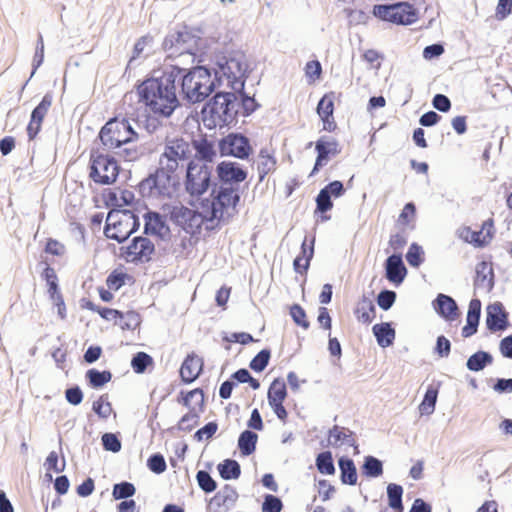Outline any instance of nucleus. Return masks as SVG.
<instances>
[{"mask_svg": "<svg viewBox=\"0 0 512 512\" xmlns=\"http://www.w3.org/2000/svg\"><path fill=\"white\" fill-rule=\"evenodd\" d=\"M216 173L219 186L214 183L211 201L209 199L202 201V209L208 221L221 220L227 208H235L238 205L241 198L238 185L248 176L247 170L234 161L218 163Z\"/></svg>", "mask_w": 512, "mask_h": 512, "instance_id": "nucleus-1", "label": "nucleus"}, {"mask_svg": "<svg viewBox=\"0 0 512 512\" xmlns=\"http://www.w3.org/2000/svg\"><path fill=\"white\" fill-rule=\"evenodd\" d=\"M177 73L175 67L165 64L137 87L140 101L154 114L169 117L179 106L175 85Z\"/></svg>", "mask_w": 512, "mask_h": 512, "instance_id": "nucleus-2", "label": "nucleus"}, {"mask_svg": "<svg viewBox=\"0 0 512 512\" xmlns=\"http://www.w3.org/2000/svg\"><path fill=\"white\" fill-rule=\"evenodd\" d=\"M206 48L207 40L202 37V30L186 25L169 30L162 43L166 59H179L178 62L187 57L193 63L197 56L205 53Z\"/></svg>", "mask_w": 512, "mask_h": 512, "instance_id": "nucleus-3", "label": "nucleus"}, {"mask_svg": "<svg viewBox=\"0 0 512 512\" xmlns=\"http://www.w3.org/2000/svg\"><path fill=\"white\" fill-rule=\"evenodd\" d=\"M184 61L176 64H167L178 71L176 80L179 82L183 98L192 104L204 101L215 89V80H212V70L204 65L191 68L182 67Z\"/></svg>", "mask_w": 512, "mask_h": 512, "instance_id": "nucleus-4", "label": "nucleus"}, {"mask_svg": "<svg viewBox=\"0 0 512 512\" xmlns=\"http://www.w3.org/2000/svg\"><path fill=\"white\" fill-rule=\"evenodd\" d=\"M239 102L235 92L217 91L201 110L203 124L208 129L219 126L235 127L238 123Z\"/></svg>", "mask_w": 512, "mask_h": 512, "instance_id": "nucleus-5", "label": "nucleus"}, {"mask_svg": "<svg viewBox=\"0 0 512 512\" xmlns=\"http://www.w3.org/2000/svg\"><path fill=\"white\" fill-rule=\"evenodd\" d=\"M215 65L216 67L211 70L214 73L212 80H215L216 88L222 84L225 78L227 86L231 90H243L250 73L246 55L243 52L232 51L228 54L217 55Z\"/></svg>", "mask_w": 512, "mask_h": 512, "instance_id": "nucleus-6", "label": "nucleus"}, {"mask_svg": "<svg viewBox=\"0 0 512 512\" xmlns=\"http://www.w3.org/2000/svg\"><path fill=\"white\" fill-rule=\"evenodd\" d=\"M180 189V178L176 172H169L159 165L154 172L138 184V191L143 198L172 199Z\"/></svg>", "mask_w": 512, "mask_h": 512, "instance_id": "nucleus-7", "label": "nucleus"}, {"mask_svg": "<svg viewBox=\"0 0 512 512\" xmlns=\"http://www.w3.org/2000/svg\"><path fill=\"white\" fill-rule=\"evenodd\" d=\"M98 138L105 149L120 148L138 138L129 120L126 118H111L101 128Z\"/></svg>", "mask_w": 512, "mask_h": 512, "instance_id": "nucleus-8", "label": "nucleus"}, {"mask_svg": "<svg viewBox=\"0 0 512 512\" xmlns=\"http://www.w3.org/2000/svg\"><path fill=\"white\" fill-rule=\"evenodd\" d=\"M212 183V166L207 163H198L197 160H190L187 163L184 179V189L191 197L199 198L204 195Z\"/></svg>", "mask_w": 512, "mask_h": 512, "instance_id": "nucleus-9", "label": "nucleus"}, {"mask_svg": "<svg viewBox=\"0 0 512 512\" xmlns=\"http://www.w3.org/2000/svg\"><path fill=\"white\" fill-rule=\"evenodd\" d=\"M372 13L382 21L397 25H411L418 20V10L409 2L376 4Z\"/></svg>", "mask_w": 512, "mask_h": 512, "instance_id": "nucleus-10", "label": "nucleus"}, {"mask_svg": "<svg viewBox=\"0 0 512 512\" xmlns=\"http://www.w3.org/2000/svg\"><path fill=\"white\" fill-rule=\"evenodd\" d=\"M120 167L113 156L101 153L98 149L90 152L89 177L97 184L110 185L119 175Z\"/></svg>", "mask_w": 512, "mask_h": 512, "instance_id": "nucleus-11", "label": "nucleus"}, {"mask_svg": "<svg viewBox=\"0 0 512 512\" xmlns=\"http://www.w3.org/2000/svg\"><path fill=\"white\" fill-rule=\"evenodd\" d=\"M192 156L191 144L184 138L167 139L164 152L160 155L159 165L169 172H177L180 162L190 161Z\"/></svg>", "mask_w": 512, "mask_h": 512, "instance_id": "nucleus-12", "label": "nucleus"}, {"mask_svg": "<svg viewBox=\"0 0 512 512\" xmlns=\"http://www.w3.org/2000/svg\"><path fill=\"white\" fill-rule=\"evenodd\" d=\"M218 150L221 156H232L240 160L248 159L253 152L249 138L236 132L219 139Z\"/></svg>", "mask_w": 512, "mask_h": 512, "instance_id": "nucleus-13", "label": "nucleus"}, {"mask_svg": "<svg viewBox=\"0 0 512 512\" xmlns=\"http://www.w3.org/2000/svg\"><path fill=\"white\" fill-rule=\"evenodd\" d=\"M155 252L154 243L147 237L136 236L126 247H121V255L127 262L134 264L148 263Z\"/></svg>", "mask_w": 512, "mask_h": 512, "instance_id": "nucleus-14", "label": "nucleus"}, {"mask_svg": "<svg viewBox=\"0 0 512 512\" xmlns=\"http://www.w3.org/2000/svg\"><path fill=\"white\" fill-rule=\"evenodd\" d=\"M315 150L317 157L311 175H314L321 167L326 165L331 157L341 152L338 141L327 136H322L315 142Z\"/></svg>", "mask_w": 512, "mask_h": 512, "instance_id": "nucleus-15", "label": "nucleus"}, {"mask_svg": "<svg viewBox=\"0 0 512 512\" xmlns=\"http://www.w3.org/2000/svg\"><path fill=\"white\" fill-rule=\"evenodd\" d=\"M168 216L171 222L188 233L193 232V229L200 224V215L184 205L171 206Z\"/></svg>", "mask_w": 512, "mask_h": 512, "instance_id": "nucleus-16", "label": "nucleus"}, {"mask_svg": "<svg viewBox=\"0 0 512 512\" xmlns=\"http://www.w3.org/2000/svg\"><path fill=\"white\" fill-rule=\"evenodd\" d=\"M143 218L145 235L157 236L161 240L170 238L171 230L167 225L166 216L157 211L148 210Z\"/></svg>", "mask_w": 512, "mask_h": 512, "instance_id": "nucleus-17", "label": "nucleus"}, {"mask_svg": "<svg viewBox=\"0 0 512 512\" xmlns=\"http://www.w3.org/2000/svg\"><path fill=\"white\" fill-rule=\"evenodd\" d=\"M509 314L501 302L489 304L486 308V327L490 332L504 331L509 326Z\"/></svg>", "mask_w": 512, "mask_h": 512, "instance_id": "nucleus-18", "label": "nucleus"}, {"mask_svg": "<svg viewBox=\"0 0 512 512\" xmlns=\"http://www.w3.org/2000/svg\"><path fill=\"white\" fill-rule=\"evenodd\" d=\"M53 96L51 93H46L40 103L32 110L30 121L27 126V135L29 140L36 138L41 130L42 122L49 108L52 105Z\"/></svg>", "mask_w": 512, "mask_h": 512, "instance_id": "nucleus-19", "label": "nucleus"}, {"mask_svg": "<svg viewBox=\"0 0 512 512\" xmlns=\"http://www.w3.org/2000/svg\"><path fill=\"white\" fill-rule=\"evenodd\" d=\"M385 277L396 287L401 285L407 275V268L401 253H394L385 260Z\"/></svg>", "mask_w": 512, "mask_h": 512, "instance_id": "nucleus-20", "label": "nucleus"}, {"mask_svg": "<svg viewBox=\"0 0 512 512\" xmlns=\"http://www.w3.org/2000/svg\"><path fill=\"white\" fill-rule=\"evenodd\" d=\"M435 312L445 321L453 322L460 316L457 302L449 295L439 293L432 302Z\"/></svg>", "mask_w": 512, "mask_h": 512, "instance_id": "nucleus-21", "label": "nucleus"}, {"mask_svg": "<svg viewBox=\"0 0 512 512\" xmlns=\"http://www.w3.org/2000/svg\"><path fill=\"white\" fill-rule=\"evenodd\" d=\"M474 278V290H482L486 293L492 291L494 287V271L492 263L488 261H481L476 265Z\"/></svg>", "mask_w": 512, "mask_h": 512, "instance_id": "nucleus-22", "label": "nucleus"}, {"mask_svg": "<svg viewBox=\"0 0 512 512\" xmlns=\"http://www.w3.org/2000/svg\"><path fill=\"white\" fill-rule=\"evenodd\" d=\"M203 369V360L194 353L188 354L180 367V377L185 384L193 383Z\"/></svg>", "mask_w": 512, "mask_h": 512, "instance_id": "nucleus-23", "label": "nucleus"}, {"mask_svg": "<svg viewBox=\"0 0 512 512\" xmlns=\"http://www.w3.org/2000/svg\"><path fill=\"white\" fill-rule=\"evenodd\" d=\"M307 242L308 237L305 236L301 244L300 254L293 261V268L298 274H304L307 272L310 266V261L314 255L315 237L311 238L309 246L307 245Z\"/></svg>", "mask_w": 512, "mask_h": 512, "instance_id": "nucleus-24", "label": "nucleus"}, {"mask_svg": "<svg viewBox=\"0 0 512 512\" xmlns=\"http://www.w3.org/2000/svg\"><path fill=\"white\" fill-rule=\"evenodd\" d=\"M192 146L195 150V155L191 160H197L198 163L207 164L213 162L216 157V150L212 141L204 137L199 140H192Z\"/></svg>", "mask_w": 512, "mask_h": 512, "instance_id": "nucleus-25", "label": "nucleus"}, {"mask_svg": "<svg viewBox=\"0 0 512 512\" xmlns=\"http://www.w3.org/2000/svg\"><path fill=\"white\" fill-rule=\"evenodd\" d=\"M372 332L380 347L387 348L394 343L396 332L391 322L375 324L372 327Z\"/></svg>", "mask_w": 512, "mask_h": 512, "instance_id": "nucleus-26", "label": "nucleus"}, {"mask_svg": "<svg viewBox=\"0 0 512 512\" xmlns=\"http://www.w3.org/2000/svg\"><path fill=\"white\" fill-rule=\"evenodd\" d=\"M340 480L344 485L353 486L357 483V468L354 461L348 456H341L338 459Z\"/></svg>", "mask_w": 512, "mask_h": 512, "instance_id": "nucleus-27", "label": "nucleus"}, {"mask_svg": "<svg viewBox=\"0 0 512 512\" xmlns=\"http://www.w3.org/2000/svg\"><path fill=\"white\" fill-rule=\"evenodd\" d=\"M329 442L334 447H339L343 444L354 445V432L349 428L334 425L328 431Z\"/></svg>", "mask_w": 512, "mask_h": 512, "instance_id": "nucleus-28", "label": "nucleus"}, {"mask_svg": "<svg viewBox=\"0 0 512 512\" xmlns=\"http://www.w3.org/2000/svg\"><path fill=\"white\" fill-rule=\"evenodd\" d=\"M376 307L373 301L366 295H363L357 304L355 314L358 320L364 324H370L375 317Z\"/></svg>", "mask_w": 512, "mask_h": 512, "instance_id": "nucleus-29", "label": "nucleus"}, {"mask_svg": "<svg viewBox=\"0 0 512 512\" xmlns=\"http://www.w3.org/2000/svg\"><path fill=\"white\" fill-rule=\"evenodd\" d=\"M258 158L259 181L262 182L269 173L276 169L277 161L267 148H262L259 151Z\"/></svg>", "mask_w": 512, "mask_h": 512, "instance_id": "nucleus-30", "label": "nucleus"}, {"mask_svg": "<svg viewBox=\"0 0 512 512\" xmlns=\"http://www.w3.org/2000/svg\"><path fill=\"white\" fill-rule=\"evenodd\" d=\"M493 363V356L490 352L479 350L472 354L466 362L469 371L479 372Z\"/></svg>", "mask_w": 512, "mask_h": 512, "instance_id": "nucleus-31", "label": "nucleus"}, {"mask_svg": "<svg viewBox=\"0 0 512 512\" xmlns=\"http://www.w3.org/2000/svg\"><path fill=\"white\" fill-rule=\"evenodd\" d=\"M258 441V435L250 430L246 429L242 431L238 438V449L242 456H250L256 450Z\"/></svg>", "mask_w": 512, "mask_h": 512, "instance_id": "nucleus-32", "label": "nucleus"}, {"mask_svg": "<svg viewBox=\"0 0 512 512\" xmlns=\"http://www.w3.org/2000/svg\"><path fill=\"white\" fill-rule=\"evenodd\" d=\"M122 215L125 218V225H128L132 221L131 229L126 231L124 235H120L118 233H112V235H107L108 239L115 240L118 243H124L132 234H134L140 228V219L134 212L130 210H123Z\"/></svg>", "mask_w": 512, "mask_h": 512, "instance_id": "nucleus-33", "label": "nucleus"}, {"mask_svg": "<svg viewBox=\"0 0 512 512\" xmlns=\"http://www.w3.org/2000/svg\"><path fill=\"white\" fill-rule=\"evenodd\" d=\"M85 378L91 388L100 389L111 381L112 373L109 370L91 368L86 371Z\"/></svg>", "mask_w": 512, "mask_h": 512, "instance_id": "nucleus-34", "label": "nucleus"}, {"mask_svg": "<svg viewBox=\"0 0 512 512\" xmlns=\"http://www.w3.org/2000/svg\"><path fill=\"white\" fill-rule=\"evenodd\" d=\"M287 397V387L285 381L278 377L275 378L267 391L268 404L284 402Z\"/></svg>", "mask_w": 512, "mask_h": 512, "instance_id": "nucleus-35", "label": "nucleus"}, {"mask_svg": "<svg viewBox=\"0 0 512 512\" xmlns=\"http://www.w3.org/2000/svg\"><path fill=\"white\" fill-rule=\"evenodd\" d=\"M217 470L223 480L238 479L241 475V466L238 461L227 458L217 465Z\"/></svg>", "mask_w": 512, "mask_h": 512, "instance_id": "nucleus-36", "label": "nucleus"}, {"mask_svg": "<svg viewBox=\"0 0 512 512\" xmlns=\"http://www.w3.org/2000/svg\"><path fill=\"white\" fill-rule=\"evenodd\" d=\"M232 92H234V90H232ZM235 95L238 97L239 115L241 114L245 117L250 116L260 107L255 98L245 92V87L243 90L235 91Z\"/></svg>", "mask_w": 512, "mask_h": 512, "instance_id": "nucleus-37", "label": "nucleus"}, {"mask_svg": "<svg viewBox=\"0 0 512 512\" xmlns=\"http://www.w3.org/2000/svg\"><path fill=\"white\" fill-rule=\"evenodd\" d=\"M403 487L396 483L387 485L388 506L396 512H403Z\"/></svg>", "mask_w": 512, "mask_h": 512, "instance_id": "nucleus-38", "label": "nucleus"}, {"mask_svg": "<svg viewBox=\"0 0 512 512\" xmlns=\"http://www.w3.org/2000/svg\"><path fill=\"white\" fill-rule=\"evenodd\" d=\"M361 472L367 478L380 477L383 474V462L375 456H365Z\"/></svg>", "mask_w": 512, "mask_h": 512, "instance_id": "nucleus-39", "label": "nucleus"}, {"mask_svg": "<svg viewBox=\"0 0 512 512\" xmlns=\"http://www.w3.org/2000/svg\"><path fill=\"white\" fill-rule=\"evenodd\" d=\"M438 392V386H428L424 394V397L419 405V411L421 415H431L434 412L437 403Z\"/></svg>", "mask_w": 512, "mask_h": 512, "instance_id": "nucleus-40", "label": "nucleus"}, {"mask_svg": "<svg viewBox=\"0 0 512 512\" xmlns=\"http://www.w3.org/2000/svg\"><path fill=\"white\" fill-rule=\"evenodd\" d=\"M195 396L199 397V400L197 402L198 409H200V411H204L205 396L204 391L201 388H195L188 392L182 390L180 392L179 397L177 398V401L178 403L182 404L183 406L187 407L190 410V408H194L193 406H191V399H193Z\"/></svg>", "mask_w": 512, "mask_h": 512, "instance_id": "nucleus-41", "label": "nucleus"}, {"mask_svg": "<svg viewBox=\"0 0 512 512\" xmlns=\"http://www.w3.org/2000/svg\"><path fill=\"white\" fill-rule=\"evenodd\" d=\"M315 465L319 473L333 475L336 471L331 451L320 452L316 456Z\"/></svg>", "mask_w": 512, "mask_h": 512, "instance_id": "nucleus-42", "label": "nucleus"}, {"mask_svg": "<svg viewBox=\"0 0 512 512\" xmlns=\"http://www.w3.org/2000/svg\"><path fill=\"white\" fill-rule=\"evenodd\" d=\"M203 411L197 408H190V410L184 414L177 424V429L184 432H190L194 426L198 425L200 414Z\"/></svg>", "mask_w": 512, "mask_h": 512, "instance_id": "nucleus-43", "label": "nucleus"}, {"mask_svg": "<svg viewBox=\"0 0 512 512\" xmlns=\"http://www.w3.org/2000/svg\"><path fill=\"white\" fill-rule=\"evenodd\" d=\"M406 261L413 268L420 267L425 261V252L421 245L416 242L411 243L405 255Z\"/></svg>", "mask_w": 512, "mask_h": 512, "instance_id": "nucleus-44", "label": "nucleus"}, {"mask_svg": "<svg viewBox=\"0 0 512 512\" xmlns=\"http://www.w3.org/2000/svg\"><path fill=\"white\" fill-rule=\"evenodd\" d=\"M316 210L315 213L323 214L321 216L322 221H327L330 219V216L325 215L326 212L330 211L333 208L332 197L326 192V190L321 189L316 196Z\"/></svg>", "mask_w": 512, "mask_h": 512, "instance_id": "nucleus-45", "label": "nucleus"}, {"mask_svg": "<svg viewBox=\"0 0 512 512\" xmlns=\"http://www.w3.org/2000/svg\"><path fill=\"white\" fill-rule=\"evenodd\" d=\"M41 277L46 281L48 285V294L50 298L61 294L57 274L51 266H45L41 274Z\"/></svg>", "mask_w": 512, "mask_h": 512, "instance_id": "nucleus-46", "label": "nucleus"}, {"mask_svg": "<svg viewBox=\"0 0 512 512\" xmlns=\"http://www.w3.org/2000/svg\"><path fill=\"white\" fill-rule=\"evenodd\" d=\"M154 363L152 356L146 352H137L131 359V367L137 374L144 373Z\"/></svg>", "mask_w": 512, "mask_h": 512, "instance_id": "nucleus-47", "label": "nucleus"}, {"mask_svg": "<svg viewBox=\"0 0 512 512\" xmlns=\"http://www.w3.org/2000/svg\"><path fill=\"white\" fill-rule=\"evenodd\" d=\"M271 358V350L264 348L259 351L250 361L249 367L254 372L260 373L266 369Z\"/></svg>", "mask_w": 512, "mask_h": 512, "instance_id": "nucleus-48", "label": "nucleus"}, {"mask_svg": "<svg viewBox=\"0 0 512 512\" xmlns=\"http://www.w3.org/2000/svg\"><path fill=\"white\" fill-rule=\"evenodd\" d=\"M136 493V488L133 483L128 481H122L114 484L112 490V496L115 500H123L128 499L134 496Z\"/></svg>", "mask_w": 512, "mask_h": 512, "instance_id": "nucleus-49", "label": "nucleus"}, {"mask_svg": "<svg viewBox=\"0 0 512 512\" xmlns=\"http://www.w3.org/2000/svg\"><path fill=\"white\" fill-rule=\"evenodd\" d=\"M93 412L101 419H107L112 413V405L108 401V394L101 395L92 404Z\"/></svg>", "mask_w": 512, "mask_h": 512, "instance_id": "nucleus-50", "label": "nucleus"}, {"mask_svg": "<svg viewBox=\"0 0 512 512\" xmlns=\"http://www.w3.org/2000/svg\"><path fill=\"white\" fill-rule=\"evenodd\" d=\"M334 100H335V93L330 92L325 94L318 102L317 105V113L319 117L324 116L332 117L334 112Z\"/></svg>", "mask_w": 512, "mask_h": 512, "instance_id": "nucleus-51", "label": "nucleus"}, {"mask_svg": "<svg viewBox=\"0 0 512 512\" xmlns=\"http://www.w3.org/2000/svg\"><path fill=\"white\" fill-rule=\"evenodd\" d=\"M196 480L199 488L204 493H212L217 489V482L212 478L210 473L206 470H199L196 473Z\"/></svg>", "mask_w": 512, "mask_h": 512, "instance_id": "nucleus-52", "label": "nucleus"}, {"mask_svg": "<svg viewBox=\"0 0 512 512\" xmlns=\"http://www.w3.org/2000/svg\"><path fill=\"white\" fill-rule=\"evenodd\" d=\"M122 214L123 211L119 210H113L108 213L104 227V234L106 237L107 235H112V228H119L125 224V218Z\"/></svg>", "mask_w": 512, "mask_h": 512, "instance_id": "nucleus-53", "label": "nucleus"}, {"mask_svg": "<svg viewBox=\"0 0 512 512\" xmlns=\"http://www.w3.org/2000/svg\"><path fill=\"white\" fill-rule=\"evenodd\" d=\"M140 323V314L134 310H130L124 313V318L119 320L117 325H119L122 330H135L140 326Z\"/></svg>", "mask_w": 512, "mask_h": 512, "instance_id": "nucleus-54", "label": "nucleus"}, {"mask_svg": "<svg viewBox=\"0 0 512 512\" xmlns=\"http://www.w3.org/2000/svg\"><path fill=\"white\" fill-rule=\"evenodd\" d=\"M396 298L397 294L395 291L383 289L378 293L376 301L382 310L388 311L394 305Z\"/></svg>", "mask_w": 512, "mask_h": 512, "instance_id": "nucleus-55", "label": "nucleus"}, {"mask_svg": "<svg viewBox=\"0 0 512 512\" xmlns=\"http://www.w3.org/2000/svg\"><path fill=\"white\" fill-rule=\"evenodd\" d=\"M103 449L109 452L117 453L121 450L122 444L119 437L110 432H106L101 437Z\"/></svg>", "mask_w": 512, "mask_h": 512, "instance_id": "nucleus-56", "label": "nucleus"}, {"mask_svg": "<svg viewBox=\"0 0 512 512\" xmlns=\"http://www.w3.org/2000/svg\"><path fill=\"white\" fill-rule=\"evenodd\" d=\"M147 467L155 474H161L166 471L167 464L161 453H154L147 459Z\"/></svg>", "mask_w": 512, "mask_h": 512, "instance_id": "nucleus-57", "label": "nucleus"}, {"mask_svg": "<svg viewBox=\"0 0 512 512\" xmlns=\"http://www.w3.org/2000/svg\"><path fill=\"white\" fill-rule=\"evenodd\" d=\"M127 278H129L127 273L114 270L108 275L106 284L110 290L117 291L125 285Z\"/></svg>", "mask_w": 512, "mask_h": 512, "instance_id": "nucleus-58", "label": "nucleus"}, {"mask_svg": "<svg viewBox=\"0 0 512 512\" xmlns=\"http://www.w3.org/2000/svg\"><path fill=\"white\" fill-rule=\"evenodd\" d=\"M290 316L296 325H298L304 329L309 328L310 323L307 320L306 312L301 305L293 304L290 307Z\"/></svg>", "mask_w": 512, "mask_h": 512, "instance_id": "nucleus-59", "label": "nucleus"}, {"mask_svg": "<svg viewBox=\"0 0 512 512\" xmlns=\"http://www.w3.org/2000/svg\"><path fill=\"white\" fill-rule=\"evenodd\" d=\"M283 509L282 500L275 495L266 494L262 503V512H281Z\"/></svg>", "mask_w": 512, "mask_h": 512, "instance_id": "nucleus-60", "label": "nucleus"}, {"mask_svg": "<svg viewBox=\"0 0 512 512\" xmlns=\"http://www.w3.org/2000/svg\"><path fill=\"white\" fill-rule=\"evenodd\" d=\"M481 301L478 298H473L469 302L466 321L479 324L481 317Z\"/></svg>", "mask_w": 512, "mask_h": 512, "instance_id": "nucleus-61", "label": "nucleus"}, {"mask_svg": "<svg viewBox=\"0 0 512 512\" xmlns=\"http://www.w3.org/2000/svg\"><path fill=\"white\" fill-rule=\"evenodd\" d=\"M218 424L215 421L206 423L203 427L198 429L194 434V439L198 442L202 441L204 436L209 439L217 432Z\"/></svg>", "mask_w": 512, "mask_h": 512, "instance_id": "nucleus-62", "label": "nucleus"}, {"mask_svg": "<svg viewBox=\"0 0 512 512\" xmlns=\"http://www.w3.org/2000/svg\"><path fill=\"white\" fill-rule=\"evenodd\" d=\"M83 397V392L78 385H73L65 390V399L73 406L81 404Z\"/></svg>", "mask_w": 512, "mask_h": 512, "instance_id": "nucleus-63", "label": "nucleus"}, {"mask_svg": "<svg viewBox=\"0 0 512 512\" xmlns=\"http://www.w3.org/2000/svg\"><path fill=\"white\" fill-rule=\"evenodd\" d=\"M512 13V0H498L495 9V18L498 21L505 20Z\"/></svg>", "mask_w": 512, "mask_h": 512, "instance_id": "nucleus-64", "label": "nucleus"}]
</instances>
